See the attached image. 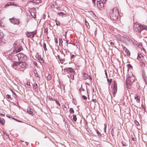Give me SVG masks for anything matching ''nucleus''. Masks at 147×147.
Masks as SVG:
<instances>
[{
  "label": "nucleus",
  "mask_w": 147,
  "mask_h": 147,
  "mask_svg": "<svg viewBox=\"0 0 147 147\" xmlns=\"http://www.w3.org/2000/svg\"><path fill=\"white\" fill-rule=\"evenodd\" d=\"M97 5L98 8H102L104 5L102 1V0L97 1Z\"/></svg>",
  "instance_id": "nucleus-12"
},
{
  "label": "nucleus",
  "mask_w": 147,
  "mask_h": 147,
  "mask_svg": "<svg viewBox=\"0 0 147 147\" xmlns=\"http://www.w3.org/2000/svg\"><path fill=\"white\" fill-rule=\"evenodd\" d=\"M60 52L61 53L62 55L61 57H60L59 55H58L57 56L60 60L61 63H63V61H65V55L64 54L63 51H60Z\"/></svg>",
  "instance_id": "nucleus-8"
},
{
  "label": "nucleus",
  "mask_w": 147,
  "mask_h": 147,
  "mask_svg": "<svg viewBox=\"0 0 147 147\" xmlns=\"http://www.w3.org/2000/svg\"><path fill=\"white\" fill-rule=\"evenodd\" d=\"M77 116L78 117H79V116H80L79 115H78Z\"/></svg>",
  "instance_id": "nucleus-60"
},
{
  "label": "nucleus",
  "mask_w": 147,
  "mask_h": 147,
  "mask_svg": "<svg viewBox=\"0 0 147 147\" xmlns=\"http://www.w3.org/2000/svg\"><path fill=\"white\" fill-rule=\"evenodd\" d=\"M112 19L114 20H116L117 19L119 16V12L118 9L116 8H114L112 10Z\"/></svg>",
  "instance_id": "nucleus-3"
},
{
  "label": "nucleus",
  "mask_w": 147,
  "mask_h": 147,
  "mask_svg": "<svg viewBox=\"0 0 147 147\" xmlns=\"http://www.w3.org/2000/svg\"><path fill=\"white\" fill-rule=\"evenodd\" d=\"M49 99L50 100H53V101L55 100L54 99H53L52 97H49Z\"/></svg>",
  "instance_id": "nucleus-44"
},
{
  "label": "nucleus",
  "mask_w": 147,
  "mask_h": 147,
  "mask_svg": "<svg viewBox=\"0 0 147 147\" xmlns=\"http://www.w3.org/2000/svg\"><path fill=\"white\" fill-rule=\"evenodd\" d=\"M66 43L67 44H71L72 45H74V44L73 43H71L69 40H66Z\"/></svg>",
  "instance_id": "nucleus-34"
},
{
  "label": "nucleus",
  "mask_w": 147,
  "mask_h": 147,
  "mask_svg": "<svg viewBox=\"0 0 147 147\" xmlns=\"http://www.w3.org/2000/svg\"><path fill=\"white\" fill-rule=\"evenodd\" d=\"M60 88H61V89L62 88H63V90H65V86H64V85H63V84L61 85H60Z\"/></svg>",
  "instance_id": "nucleus-38"
},
{
  "label": "nucleus",
  "mask_w": 147,
  "mask_h": 147,
  "mask_svg": "<svg viewBox=\"0 0 147 147\" xmlns=\"http://www.w3.org/2000/svg\"><path fill=\"white\" fill-rule=\"evenodd\" d=\"M6 97L8 98H10L11 100H12L13 99V98L11 97L10 95L7 94L6 96Z\"/></svg>",
  "instance_id": "nucleus-32"
},
{
  "label": "nucleus",
  "mask_w": 147,
  "mask_h": 147,
  "mask_svg": "<svg viewBox=\"0 0 147 147\" xmlns=\"http://www.w3.org/2000/svg\"><path fill=\"white\" fill-rule=\"evenodd\" d=\"M51 76L49 74L48 75V76L47 77V80L49 81L51 80Z\"/></svg>",
  "instance_id": "nucleus-25"
},
{
  "label": "nucleus",
  "mask_w": 147,
  "mask_h": 147,
  "mask_svg": "<svg viewBox=\"0 0 147 147\" xmlns=\"http://www.w3.org/2000/svg\"><path fill=\"white\" fill-rule=\"evenodd\" d=\"M128 77L129 78H130V77H131V76H130H130H129V74H128Z\"/></svg>",
  "instance_id": "nucleus-57"
},
{
  "label": "nucleus",
  "mask_w": 147,
  "mask_h": 147,
  "mask_svg": "<svg viewBox=\"0 0 147 147\" xmlns=\"http://www.w3.org/2000/svg\"><path fill=\"white\" fill-rule=\"evenodd\" d=\"M58 14L60 16H61L62 17L63 15H65V14L62 12H59L58 13Z\"/></svg>",
  "instance_id": "nucleus-35"
},
{
  "label": "nucleus",
  "mask_w": 147,
  "mask_h": 147,
  "mask_svg": "<svg viewBox=\"0 0 147 147\" xmlns=\"http://www.w3.org/2000/svg\"><path fill=\"white\" fill-rule=\"evenodd\" d=\"M69 111L70 113L71 114V113H74V110L73 108H70L69 109Z\"/></svg>",
  "instance_id": "nucleus-29"
},
{
  "label": "nucleus",
  "mask_w": 147,
  "mask_h": 147,
  "mask_svg": "<svg viewBox=\"0 0 147 147\" xmlns=\"http://www.w3.org/2000/svg\"><path fill=\"white\" fill-rule=\"evenodd\" d=\"M33 109H31V108L28 107L27 109V112L29 114H31L32 115H33Z\"/></svg>",
  "instance_id": "nucleus-15"
},
{
  "label": "nucleus",
  "mask_w": 147,
  "mask_h": 147,
  "mask_svg": "<svg viewBox=\"0 0 147 147\" xmlns=\"http://www.w3.org/2000/svg\"><path fill=\"white\" fill-rule=\"evenodd\" d=\"M9 20L11 23L14 24L18 25L20 23L19 19H16L14 17H13L12 18H9Z\"/></svg>",
  "instance_id": "nucleus-7"
},
{
  "label": "nucleus",
  "mask_w": 147,
  "mask_h": 147,
  "mask_svg": "<svg viewBox=\"0 0 147 147\" xmlns=\"http://www.w3.org/2000/svg\"><path fill=\"white\" fill-rule=\"evenodd\" d=\"M112 93L113 97H115L117 92V85L115 81L112 82Z\"/></svg>",
  "instance_id": "nucleus-5"
},
{
  "label": "nucleus",
  "mask_w": 147,
  "mask_h": 147,
  "mask_svg": "<svg viewBox=\"0 0 147 147\" xmlns=\"http://www.w3.org/2000/svg\"><path fill=\"white\" fill-rule=\"evenodd\" d=\"M105 71H106V70H105ZM105 74L106 76V77H107V81L109 83V85H110V79H108V76H107V73L106 72H105Z\"/></svg>",
  "instance_id": "nucleus-23"
},
{
  "label": "nucleus",
  "mask_w": 147,
  "mask_h": 147,
  "mask_svg": "<svg viewBox=\"0 0 147 147\" xmlns=\"http://www.w3.org/2000/svg\"><path fill=\"white\" fill-rule=\"evenodd\" d=\"M74 74L75 73H74L69 74L70 78L72 80H73L74 79Z\"/></svg>",
  "instance_id": "nucleus-24"
},
{
  "label": "nucleus",
  "mask_w": 147,
  "mask_h": 147,
  "mask_svg": "<svg viewBox=\"0 0 147 147\" xmlns=\"http://www.w3.org/2000/svg\"><path fill=\"white\" fill-rule=\"evenodd\" d=\"M96 0H92V3H93V4H94V5H95ZM103 1H107V0H103Z\"/></svg>",
  "instance_id": "nucleus-42"
},
{
  "label": "nucleus",
  "mask_w": 147,
  "mask_h": 147,
  "mask_svg": "<svg viewBox=\"0 0 147 147\" xmlns=\"http://www.w3.org/2000/svg\"><path fill=\"white\" fill-rule=\"evenodd\" d=\"M10 119L11 118V117H10V116H9L8 117ZM11 118L12 119H13V120H14V119H15V118H14L13 117H11Z\"/></svg>",
  "instance_id": "nucleus-51"
},
{
  "label": "nucleus",
  "mask_w": 147,
  "mask_h": 147,
  "mask_svg": "<svg viewBox=\"0 0 147 147\" xmlns=\"http://www.w3.org/2000/svg\"><path fill=\"white\" fill-rule=\"evenodd\" d=\"M34 73L35 77H38L39 78L38 76V74L37 72V71L36 69H35L34 70Z\"/></svg>",
  "instance_id": "nucleus-22"
},
{
  "label": "nucleus",
  "mask_w": 147,
  "mask_h": 147,
  "mask_svg": "<svg viewBox=\"0 0 147 147\" xmlns=\"http://www.w3.org/2000/svg\"><path fill=\"white\" fill-rule=\"evenodd\" d=\"M56 102V103L59 106H60V104L58 102L57 100H55V101Z\"/></svg>",
  "instance_id": "nucleus-48"
},
{
  "label": "nucleus",
  "mask_w": 147,
  "mask_h": 147,
  "mask_svg": "<svg viewBox=\"0 0 147 147\" xmlns=\"http://www.w3.org/2000/svg\"><path fill=\"white\" fill-rule=\"evenodd\" d=\"M77 117L76 115H73V119H77Z\"/></svg>",
  "instance_id": "nucleus-41"
},
{
  "label": "nucleus",
  "mask_w": 147,
  "mask_h": 147,
  "mask_svg": "<svg viewBox=\"0 0 147 147\" xmlns=\"http://www.w3.org/2000/svg\"><path fill=\"white\" fill-rule=\"evenodd\" d=\"M63 40H65L66 41V40H65V39H63Z\"/></svg>",
  "instance_id": "nucleus-61"
},
{
  "label": "nucleus",
  "mask_w": 147,
  "mask_h": 147,
  "mask_svg": "<svg viewBox=\"0 0 147 147\" xmlns=\"http://www.w3.org/2000/svg\"><path fill=\"white\" fill-rule=\"evenodd\" d=\"M76 120H74V121H76Z\"/></svg>",
  "instance_id": "nucleus-64"
},
{
  "label": "nucleus",
  "mask_w": 147,
  "mask_h": 147,
  "mask_svg": "<svg viewBox=\"0 0 147 147\" xmlns=\"http://www.w3.org/2000/svg\"><path fill=\"white\" fill-rule=\"evenodd\" d=\"M70 55V59L71 60H72L75 57V55H71L70 54H69Z\"/></svg>",
  "instance_id": "nucleus-39"
},
{
  "label": "nucleus",
  "mask_w": 147,
  "mask_h": 147,
  "mask_svg": "<svg viewBox=\"0 0 147 147\" xmlns=\"http://www.w3.org/2000/svg\"><path fill=\"white\" fill-rule=\"evenodd\" d=\"M25 86L28 88H30L31 86L30 85V82L27 81L26 83H24Z\"/></svg>",
  "instance_id": "nucleus-19"
},
{
  "label": "nucleus",
  "mask_w": 147,
  "mask_h": 147,
  "mask_svg": "<svg viewBox=\"0 0 147 147\" xmlns=\"http://www.w3.org/2000/svg\"><path fill=\"white\" fill-rule=\"evenodd\" d=\"M59 45L61 47H63V41L62 39L59 38Z\"/></svg>",
  "instance_id": "nucleus-21"
},
{
  "label": "nucleus",
  "mask_w": 147,
  "mask_h": 147,
  "mask_svg": "<svg viewBox=\"0 0 147 147\" xmlns=\"http://www.w3.org/2000/svg\"><path fill=\"white\" fill-rule=\"evenodd\" d=\"M27 65V63L25 61H13V64L11 65V66L15 69L20 71H23Z\"/></svg>",
  "instance_id": "nucleus-1"
},
{
  "label": "nucleus",
  "mask_w": 147,
  "mask_h": 147,
  "mask_svg": "<svg viewBox=\"0 0 147 147\" xmlns=\"http://www.w3.org/2000/svg\"><path fill=\"white\" fill-rule=\"evenodd\" d=\"M111 82H112V79H111Z\"/></svg>",
  "instance_id": "nucleus-63"
},
{
  "label": "nucleus",
  "mask_w": 147,
  "mask_h": 147,
  "mask_svg": "<svg viewBox=\"0 0 147 147\" xmlns=\"http://www.w3.org/2000/svg\"><path fill=\"white\" fill-rule=\"evenodd\" d=\"M134 98L136 100L137 102L139 103L140 102V97L138 94H136L134 96Z\"/></svg>",
  "instance_id": "nucleus-17"
},
{
  "label": "nucleus",
  "mask_w": 147,
  "mask_h": 147,
  "mask_svg": "<svg viewBox=\"0 0 147 147\" xmlns=\"http://www.w3.org/2000/svg\"><path fill=\"white\" fill-rule=\"evenodd\" d=\"M89 79L90 80H92V78L90 76H89Z\"/></svg>",
  "instance_id": "nucleus-54"
},
{
  "label": "nucleus",
  "mask_w": 147,
  "mask_h": 147,
  "mask_svg": "<svg viewBox=\"0 0 147 147\" xmlns=\"http://www.w3.org/2000/svg\"><path fill=\"white\" fill-rule=\"evenodd\" d=\"M16 120V121H18V122H21L20 121H19V120Z\"/></svg>",
  "instance_id": "nucleus-58"
},
{
  "label": "nucleus",
  "mask_w": 147,
  "mask_h": 147,
  "mask_svg": "<svg viewBox=\"0 0 147 147\" xmlns=\"http://www.w3.org/2000/svg\"><path fill=\"white\" fill-rule=\"evenodd\" d=\"M13 45L15 49L14 52H16V53H17L23 49L22 46L16 42L14 43Z\"/></svg>",
  "instance_id": "nucleus-6"
},
{
  "label": "nucleus",
  "mask_w": 147,
  "mask_h": 147,
  "mask_svg": "<svg viewBox=\"0 0 147 147\" xmlns=\"http://www.w3.org/2000/svg\"><path fill=\"white\" fill-rule=\"evenodd\" d=\"M5 123L4 120H0V123L2 125H4Z\"/></svg>",
  "instance_id": "nucleus-36"
},
{
  "label": "nucleus",
  "mask_w": 147,
  "mask_h": 147,
  "mask_svg": "<svg viewBox=\"0 0 147 147\" xmlns=\"http://www.w3.org/2000/svg\"><path fill=\"white\" fill-rule=\"evenodd\" d=\"M89 75L87 74L84 73L83 74V77L84 80H86L88 78Z\"/></svg>",
  "instance_id": "nucleus-18"
},
{
  "label": "nucleus",
  "mask_w": 147,
  "mask_h": 147,
  "mask_svg": "<svg viewBox=\"0 0 147 147\" xmlns=\"http://www.w3.org/2000/svg\"><path fill=\"white\" fill-rule=\"evenodd\" d=\"M55 42L56 43H58V40H57V38H56L55 39Z\"/></svg>",
  "instance_id": "nucleus-53"
},
{
  "label": "nucleus",
  "mask_w": 147,
  "mask_h": 147,
  "mask_svg": "<svg viewBox=\"0 0 147 147\" xmlns=\"http://www.w3.org/2000/svg\"><path fill=\"white\" fill-rule=\"evenodd\" d=\"M82 97L84 99V100H86L87 99V97H86V96H85L84 95H82Z\"/></svg>",
  "instance_id": "nucleus-45"
},
{
  "label": "nucleus",
  "mask_w": 147,
  "mask_h": 147,
  "mask_svg": "<svg viewBox=\"0 0 147 147\" xmlns=\"http://www.w3.org/2000/svg\"><path fill=\"white\" fill-rule=\"evenodd\" d=\"M123 50L128 56H129L130 55V52L129 50L127 49L125 47H124L123 48Z\"/></svg>",
  "instance_id": "nucleus-16"
},
{
  "label": "nucleus",
  "mask_w": 147,
  "mask_h": 147,
  "mask_svg": "<svg viewBox=\"0 0 147 147\" xmlns=\"http://www.w3.org/2000/svg\"><path fill=\"white\" fill-rule=\"evenodd\" d=\"M92 101L93 102L95 103L96 102V99H93L92 100Z\"/></svg>",
  "instance_id": "nucleus-49"
},
{
  "label": "nucleus",
  "mask_w": 147,
  "mask_h": 147,
  "mask_svg": "<svg viewBox=\"0 0 147 147\" xmlns=\"http://www.w3.org/2000/svg\"><path fill=\"white\" fill-rule=\"evenodd\" d=\"M85 24H86L87 27L89 29L90 28V26L89 24V23L86 20H85Z\"/></svg>",
  "instance_id": "nucleus-26"
},
{
  "label": "nucleus",
  "mask_w": 147,
  "mask_h": 147,
  "mask_svg": "<svg viewBox=\"0 0 147 147\" xmlns=\"http://www.w3.org/2000/svg\"><path fill=\"white\" fill-rule=\"evenodd\" d=\"M65 70L67 73L72 74L75 73V71L71 67H68L65 69Z\"/></svg>",
  "instance_id": "nucleus-11"
},
{
  "label": "nucleus",
  "mask_w": 147,
  "mask_h": 147,
  "mask_svg": "<svg viewBox=\"0 0 147 147\" xmlns=\"http://www.w3.org/2000/svg\"><path fill=\"white\" fill-rule=\"evenodd\" d=\"M62 107L64 110L66 111L67 110V108L65 105H63Z\"/></svg>",
  "instance_id": "nucleus-30"
},
{
  "label": "nucleus",
  "mask_w": 147,
  "mask_h": 147,
  "mask_svg": "<svg viewBox=\"0 0 147 147\" xmlns=\"http://www.w3.org/2000/svg\"><path fill=\"white\" fill-rule=\"evenodd\" d=\"M111 44H113V43L112 42H111Z\"/></svg>",
  "instance_id": "nucleus-59"
},
{
  "label": "nucleus",
  "mask_w": 147,
  "mask_h": 147,
  "mask_svg": "<svg viewBox=\"0 0 147 147\" xmlns=\"http://www.w3.org/2000/svg\"><path fill=\"white\" fill-rule=\"evenodd\" d=\"M34 88V89H36L38 88V85L37 83H34V84H33Z\"/></svg>",
  "instance_id": "nucleus-28"
},
{
  "label": "nucleus",
  "mask_w": 147,
  "mask_h": 147,
  "mask_svg": "<svg viewBox=\"0 0 147 147\" xmlns=\"http://www.w3.org/2000/svg\"><path fill=\"white\" fill-rule=\"evenodd\" d=\"M44 32L46 33L47 34H48V28H45L44 30Z\"/></svg>",
  "instance_id": "nucleus-43"
},
{
  "label": "nucleus",
  "mask_w": 147,
  "mask_h": 147,
  "mask_svg": "<svg viewBox=\"0 0 147 147\" xmlns=\"http://www.w3.org/2000/svg\"><path fill=\"white\" fill-rule=\"evenodd\" d=\"M36 34V32L34 31L32 32H27L26 33V34L28 37L30 38H33L34 35Z\"/></svg>",
  "instance_id": "nucleus-9"
},
{
  "label": "nucleus",
  "mask_w": 147,
  "mask_h": 147,
  "mask_svg": "<svg viewBox=\"0 0 147 147\" xmlns=\"http://www.w3.org/2000/svg\"><path fill=\"white\" fill-rule=\"evenodd\" d=\"M13 57L15 58H17L18 61H25L27 59L26 56L22 53H19L16 55H14Z\"/></svg>",
  "instance_id": "nucleus-4"
},
{
  "label": "nucleus",
  "mask_w": 147,
  "mask_h": 147,
  "mask_svg": "<svg viewBox=\"0 0 147 147\" xmlns=\"http://www.w3.org/2000/svg\"><path fill=\"white\" fill-rule=\"evenodd\" d=\"M55 22H56V25L57 26L58 25H59V24H58V23H57V20H55Z\"/></svg>",
  "instance_id": "nucleus-56"
},
{
  "label": "nucleus",
  "mask_w": 147,
  "mask_h": 147,
  "mask_svg": "<svg viewBox=\"0 0 147 147\" xmlns=\"http://www.w3.org/2000/svg\"><path fill=\"white\" fill-rule=\"evenodd\" d=\"M12 92L13 93V96L15 98H16L17 96L16 94L12 90Z\"/></svg>",
  "instance_id": "nucleus-37"
},
{
  "label": "nucleus",
  "mask_w": 147,
  "mask_h": 147,
  "mask_svg": "<svg viewBox=\"0 0 147 147\" xmlns=\"http://www.w3.org/2000/svg\"><path fill=\"white\" fill-rule=\"evenodd\" d=\"M97 30L96 29V30L95 31V33H94L95 35H96L97 34Z\"/></svg>",
  "instance_id": "nucleus-55"
},
{
  "label": "nucleus",
  "mask_w": 147,
  "mask_h": 147,
  "mask_svg": "<svg viewBox=\"0 0 147 147\" xmlns=\"http://www.w3.org/2000/svg\"><path fill=\"white\" fill-rule=\"evenodd\" d=\"M121 143L123 146H126V143L125 142H123V141H121Z\"/></svg>",
  "instance_id": "nucleus-46"
},
{
  "label": "nucleus",
  "mask_w": 147,
  "mask_h": 147,
  "mask_svg": "<svg viewBox=\"0 0 147 147\" xmlns=\"http://www.w3.org/2000/svg\"><path fill=\"white\" fill-rule=\"evenodd\" d=\"M42 2L41 0H30L29 2H32L34 5H36L38 3H40Z\"/></svg>",
  "instance_id": "nucleus-13"
},
{
  "label": "nucleus",
  "mask_w": 147,
  "mask_h": 147,
  "mask_svg": "<svg viewBox=\"0 0 147 147\" xmlns=\"http://www.w3.org/2000/svg\"><path fill=\"white\" fill-rule=\"evenodd\" d=\"M93 91H94V88H93Z\"/></svg>",
  "instance_id": "nucleus-62"
},
{
  "label": "nucleus",
  "mask_w": 147,
  "mask_h": 147,
  "mask_svg": "<svg viewBox=\"0 0 147 147\" xmlns=\"http://www.w3.org/2000/svg\"><path fill=\"white\" fill-rule=\"evenodd\" d=\"M43 48L44 50L45 51L47 50L46 48V46L45 43L44 42L43 43Z\"/></svg>",
  "instance_id": "nucleus-33"
},
{
  "label": "nucleus",
  "mask_w": 147,
  "mask_h": 147,
  "mask_svg": "<svg viewBox=\"0 0 147 147\" xmlns=\"http://www.w3.org/2000/svg\"><path fill=\"white\" fill-rule=\"evenodd\" d=\"M15 4L13 2H10L7 3L5 6V7H8L10 5H14Z\"/></svg>",
  "instance_id": "nucleus-20"
},
{
  "label": "nucleus",
  "mask_w": 147,
  "mask_h": 147,
  "mask_svg": "<svg viewBox=\"0 0 147 147\" xmlns=\"http://www.w3.org/2000/svg\"><path fill=\"white\" fill-rule=\"evenodd\" d=\"M36 58L39 60L41 65H43L44 64V61L42 58L40 56H39V55H38V57Z\"/></svg>",
  "instance_id": "nucleus-14"
},
{
  "label": "nucleus",
  "mask_w": 147,
  "mask_h": 147,
  "mask_svg": "<svg viewBox=\"0 0 147 147\" xmlns=\"http://www.w3.org/2000/svg\"><path fill=\"white\" fill-rule=\"evenodd\" d=\"M65 53L66 54V55H67L68 54L67 53H69V54H70V53L69 51H67L68 50H65Z\"/></svg>",
  "instance_id": "nucleus-47"
},
{
  "label": "nucleus",
  "mask_w": 147,
  "mask_h": 147,
  "mask_svg": "<svg viewBox=\"0 0 147 147\" xmlns=\"http://www.w3.org/2000/svg\"><path fill=\"white\" fill-rule=\"evenodd\" d=\"M134 122L135 124L137 125H139V123L136 120H135Z\"/></svg>",
  "instance_id": "nucleus-40"
},
{
  "label": "nucleus",
  "mask_w": 147,
  "mask_h": 147,
  "mask_svg": "<svg viewBox=\"0 0 147 147\" xmlns=\"http://www.w3.org/2000/svg\"><path fill=\"white\" fill-rule=\"evenodd\" d=\"M134 30L136 32L140 33L143 30L147 29V27L146 25H142L140 24H136L134 26Z\"/></svg>",
  "instance_id": "nucleus-2"
},
{
  "label": "nucleus",
  "mask_w": 147,
  "mask_h": 147,
  "mask_svg": "<svg viewBox=\"0 0 147 147\" xmlns=\"http://www.w3.org/2000/svg\"><path fill=\"white\" fill-rule=\"evenodd\" d=\"M137 59L138 60H140L141 61L142 63L144 65H145L144 63V56H143L141 54L138 55Z\"/></svg>",
  "instance_id": "nucleus-10"
},
{
  "label": "nucleus",
  "mask_w": 147,
  "mask_h": 147,
  "mask_svg": "<svg viewBox=\"0 0 147 147\" xmlns=\"http://www.w3.org/2000/svg\"><path fill=\"white\" fill-rule=\"evenodd\" d=\"M85 84H86V85H87L88 86H90L89 84L88 83L86 82V83H85ZM86 88L87 90V87L86 86Z\"/></svg>",
  "instance_id": "nucleus-50"
},
{
  "label": "nucleus",
  "mask_w": 147,
  "mask_h": 147,
  "mask_svg": "<svg viewBox=\"0 0 147 147\" xmlns=\"http://www.w3.org/2000/svg\"><path fill=\"white\" fill-rule=\"evenodd\" d=\"M68 47L67 45V44H65L64 46V50H68Z\"/></svg>",
  "instance_id": "nucleus-27"
},
{
  "label": "nucleus",
  "mask_w": 147,
  "mask_h": 147,
  "mask_svg": "<svg viewBox=\"0 0 147 147\" xmlns=\"http://www.w3.org/2000/svg\"><path fill=\"white\" fill-rule=\"evenodd\" d=\"M5 114H1V113H0V116H1V117H5ZM0 119H4V118H1V117H0Z\"/></svg>",
  "instance_id": "nucleus-31"
},
{
  "label": "nucleus",
  "mask_w": 147,
  "mask_h": 147,
  "mask_svg": "<svg viewBox=\"0 0 147 147\" xmlns=\"http://www.w3.org/2000/svg\"><path fill=\"white\" fill-rule=\"evenodd\" d=\"M127 66H128V67H132V66H131V65H130V64H128L127 65Z\"/></svg>",
  "instance_id": "nucleus-52"
}]
</instances>
